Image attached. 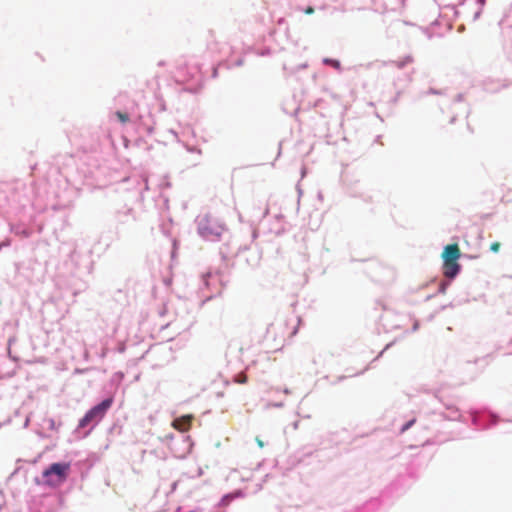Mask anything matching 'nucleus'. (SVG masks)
<instances>
[{"mask_svg": "<svg viewBox=\"0 0 512 512\" xmlns=\"http://www.w3.org/2000/svg\"><path fill=\"white\" fill-rule=\"evenodd\" d=\"M198 231L206 239H218L225 231V224L214 215L206 213L198 218Z\"/></svg>", "mask_w": 512, "mask_h": 512, "instance_id": "obj_1", "label": "nucleus"}, {"mask_svg": "<svg viewBox=\"0 0 512 512\" xmlns=\"http://www.w3.org/2000/svg\"><path fill=\"white\" fill-rule=\"evenodd\" d=\"M461 256L458 244H450L444 248L443 258V274L447 278H454L460 270L458 260Z\"/></svg>", "mask_w": 512, "mask_h": 512, "instance_id": "obj_2", "label": "nucleus"}, {"mask_svg": "<svg viewBox=\"0 0 512 512\" xmlns=\"http://www.w3.org/2000/svg\"><path fill=\"white\" fill-rule=\"evenodd\" d=\"M69 463H53L42 473L44 483L48 486H59L68 476Z\"/></svg>", "mask_w": 512, "mask_h": 512, "instance_id": "obj_3", "label": "nucleus"}, {"mask_svg": "<svg viewBox=\"0 0 512 512\" xmlns=\"http://www.w3.org/2000/svg\"><path fill=\"white\" fill-rule=\"evenodd\" d=\"M112 403L113 399L107 398L98 405L91 408L79 421V428H84L90 423H98L100 420H102L108 409L111 407Z\"/></svg>", "mask_w": 512, "mask_h": 512, "instance_id": "obj_4", "label": "nucleus"}, {"mask_svg": "<svg viewBox=\"0 0 512 512\" xmlns=\"http://www.w3.org/2000/svg\"><path fill=\"white\" fill-rule=\"evenodd\" d=\"M193 416L192 415H184L179 418H176L172 422L173 428L180 432H186L190 429L192 423Z\"/></svg>", "mask_w": 512, "mask_h": 512, "instance_id": "obj_5", "label": "nucleus"}, {"mask_svg": "<svg viewBox=\"0 0 512 512\" xmlns=\"http://www.w3.org/2000/svg\"><path fill=\"white\" fill-rule=\"evenodd\" d=\"M412 62H413V58L411 56H404L397 60L391 61V63L399 69L404 68L405 66L411 64Z\"/></svg>", "mask_w": 512, "mask_h": 512, "instance_id": "obj_6", "label": "nucleus"}, {"mask_svg": "<svg viewBox=\"0 0 512 512\" xmlns=\"http://www.w3.org/2000/svg\"><path fill=\"white\" fill-rule=\"evenodd\" d=\"M115 116H116V117L118 118V120H119L121 123H123V124H125V123L129 122V120H130V119H129V115H128L127 113H124V112H121V111H117V112L115 113Z\"/></svg>", "mask_w": 512, "mask_h": 512, "instance_id": "obj_7", "label": "nucleus"}, {"mask_svg": "<svg viewBox=\"0 0 512 512\" xmlns=\"http://www.w3.org/2000/svg\"><path fill=\"white\" fill-rule=\"evenodd\" d=\"M234 382L238 384H245L247 382V375L243 372L237 374L234 378Z\"/></svg>", "mask_w": 512, "mask_h": 512, "instance_id": "obj_8", "label": "nucleus"}, {"mask_svg": "<svg viewBox=\"0 0 512 512\" xmlns=\"http://www.w3.org/2000/svg\"><path fill=\"white\" fill-rule=\"evenodd\" d=\"M323 62L325 64L331 65L332 67H334L336 69H340V67H341L340 62L338 60L324 59Z\"/></svg>", "mask_w": 512, "mask_h": 512, "instance_id": "obj_9", "label": "nucleus"}, {"mask_svg": "<svg viewBox=\"0 0 512 512\" xmlns=\"http://www.w3.org/2000/svg\"><path fill=\"white\" fill-rule=\"evenodd\" d=\"M501 247V244L499 242H493L491 245H490V250L494 253H497L499 251Z\"/></svg>", "mask_w": 512, "mask_h": 512, "instance_id": "obj_10", "label": "nucleus"}, {"mask_svg": "<svg viewBox=\"0 0 512 512\" xmlns=\"http://www.w3.org/2000/svg\"><path fill=\"white\" fill-rule=\"evenodd\" d=\"M255 441L260 448L264 447V442L259 437H256Z\"/></svg>", "mask_w": 512, "mask_h": 512, "instance_id": "obj_11", "label": "nucleus"}, {"mask_svg": "<svg viewBox=\"0 0 512 512\" xmlns=\"http://www.w3.org/2000/svg\"><path fill=\"white\" fill-rule=\"evenodd\" d=\"M413 423H414V420H412V421H410L409 423H407V424L403 427L402 431H405L406 429H408V428H409Z\"/></svg>", "mask_w": 512, "mask_h": 512, "instance_id": "obj_12", "label": "nucleus"}, {"mask_svg": "<svg viewBox=\"0 0 512 512\" xmlns=\"http://www.w3.org/2000/svg\"><path fill=\"white\" fill-rule=\"evenodd\" d=\"M305 13L306 14H312L314 13V9L312 7H308L306 10H305Z\"/></svg>", "mask_w": 512, "mask_h": 512, "instance_id": "obj_13", "label": "nucleus"}]
</instances>
